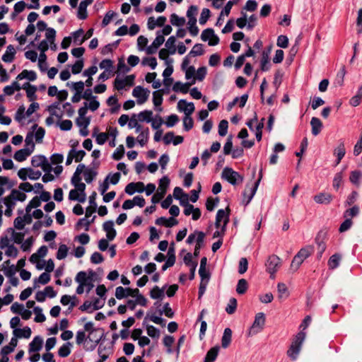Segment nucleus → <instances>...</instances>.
I'll list each match as a JSON object with an SVG mask.
<instances>
[{
	"instance_id": "1",
	"label": "nucleus",
	"mask_w": 362,
	"mask_h": 362,
	"mask_svg": "<svg viewBox=\"0 0 362 362\" xmlns=\"http://www.w3.org/2000/svg\"><path fill=\"white\" fill-rule=\"evenodd\" d=\"M25 199L26 194L24 192L20 190L13 189L9 195L0 199V201H1V206L3 207V204L6 206L4 214L6 216H11L17 202H23Z\"/></svg>"
},
{
	"instance_id": "2",
	"label": "nucleus",
	"mask_w": 362,
	"mask_h": 362,
	"mask_svg": "<svg viewBox=\"0 0 362 362\" xmlns=\"http://www.w3.org/2000/svg\"><path fill=\"white\" fill-rule=\"evenodd\" d=\"M305 338V332L300 331L298 332L294 339L293 340L288 350L287 351V355L292 360H296L300 351L302 344Z\"/></svg>"
},
{
	"instance_id": "3",
	"label": "nucleus",
	"mask_w": 362,
	"mask_h": 362,
	"mask_svg": "<svg viewBox=\"0 0 362 362\" xmlns=\"http://www.w3.org/2000/svg\"><path fill=\"white\" fill-rule=\"evenodd\" d=\"M313 252V247L312 246H306L301 248L294 256L291 264V269L293 272L297 271L304 260L310 257Z\"/></svg>"
},
{
	"instance_id": "4",
	"label": "nucleus",
	"mask_w": 362,
	"mask_h": 362,
	"mask_svg": "<svg viewBox=\"0 0 362 362\" xmlns=\"http://www.w3.org/2000/svg\"><path fill=\"white\" fill-rule=\"evenodd\" d=\"M222 178L227 180L233 185L242 182L243 177L230 168H225L222 171Z\"/></svg>"
},
{
	"instance_id": "5",
	"label": "nucleus",
	"mask_w": 362,
	"mask_h": 362,
	"mask_svg": "<svg viewBox=\"0 0 362 362\" xmlns=\"http://www.w3.org/2000/svg\"><path fill=\"white\" fill-rule=\"evenodd\" d=\"M265 325V315L263 313H259L255 315V320L250 327L248 335L252 336L260 332Z\"/></svg>"
},
{
	"instance_id": "6",
	"label": "nucleus",
	"mask_w": 362,
	"mask_h": 362,
	"mask_svg": "<svg viewBox=\"0 0 362 362\" xmlns=\"http://www.w3.org/2000/svg\"><path fill=\"white\" fill-rule=\"evenodd\" d=\"M281 263V259L278 256L273 255L269 257L266 263V267L272 279L274 278V274L280 268Z\"/></svg>"
},
{
	"instance_id": "7",
	"label": "nucleus",
	"mask_w": 362,
	"mask_h": 362,
	"mask_svg": "<svg viewBox=\"0 0 362 362\" xmlns=\"http://www.w3.org/2000/svg\"><path fill=\"white\" fill-rule=\"evenodd\" d=\"M42 175V173L39 170H34L30 168H23L18 171V176L23 181L28 178L32 180H38Z\"/></svg>"
},
{
	"instance_id": "8",
	"label": "nucleus",
	"mask_w": 362,
	"mask_h": 362,
	"mask_svg": "<svg viewBox=\"0 0 362 362\" xmlns=\"http://www.w3.org/2000/svg\"><path fill=\"white\" fill-rule=\"evenodd\" d=\"M150 91L143 87L136 86L132 91V95L137 99V103L141 105L144 103L149 96Z\"/></svg>"
},
{
	"instance_id": "9",
	"label": "nucleus",
	"mask_w": 362,
	"mask_h": 362,
	"mask_svg": "<svg viewBox=\"0 0 362 362\" xmlns=\"http://www.w3.org/2000/svg\"><path fill=\"white\" fill-rule=\"evenodd\" d=\"M135 76L128 75L124 78H119L117 77L115 79L114 86L117 90H121L125 88V86H132L134 85Z\"/></svg>"
},
{
	"instance_id": "10",
	"label": "nucleus",
	"mask_w": 362,
	"mask_h": 362,
	"mask_svg": "<svg viewBox=\"0 0 362 362\" xmlns=\"http://www.w3.org/2000/svg\"><path fill=\"white\" fill-rule=\"evenodd\" d=\"M262 171L260 172L259 173V177L258 179V180L252 185H247L245 189V191L243 192V197H244V199H247V204H248L252 199V197H254V195L256 193V191L257 189V187H258V185H259V183L261 180V178H262Z\"/></svg>"
},
{
	"instance_id": "11",
	"label": "nucleus",
	"mask_w": 362,
	"mask_h": 362,
	"mask_svg": "<svg viewBox=\"0 0 362 362\" xmlns=\"http://www.w3.org/2000/svg\"><path fill=\"white\" fill-rule=\"evenodd\" d=\"M229 221V213L223 209H219L217 211L216 216V223L215 226L217 229H218L221 226H224L226 227V225Z\"/></svg>"
},
{
	"instance_id": "12",
	"label": "nucleus",
	"mask_w": 362,
	"mask_h": 362,
	"mask_svg": "<svg viewBox=\"0 0 362 362\" xmlns=\"http://www.w3.org/2000/svg\"><path fill=\"white\" fill-rule=\"evenodd\" d=\"M177 109L180 112H184L185 116H191L194 111L193 103H187L185 100H180L177 103Z\"/></svg>"
},
{
	"instance_id": "13",
	"label": "nucleus",
	"mask_w": 362,
	"mask_h": 362,
	"mask_svg": "<svg viewBox=\"0 0 362 362\" xmlns=\"http://www.w3.org/2000/svg\"><path fill=\"white\" fill-rule=\"evenodd\" d=\"M103 230L106 233V237L108 240H112L117 234L115 229L114 228V223L112 221H108L103 223Z\"/></svg>"
},
{
	"instance_id": "14",
	"label": "nucleus",
	"mask_w": 362,
	"mask_h": 362,
	"mask_svg": "<svg viewBox=\"0 0 362 362\" xmlns=\"http://www.w3.org/2000/svg\"><path fill=\"white\" fill-rule=\"evenodd\" d=\"M165 38L163 35L158 34L152 44L147 47L146 52L148 54H153L157 49L164 42Z\"/></svg>"
},
{
	"instance_id": "15",
	"label": "nucleus",
	"mask_w": 362,
	"mask_h": 362,
	"mask_svg": "<svg viewBox=\"0 0 362 362\" xmlns=\"http://www.w3.org/2000/svg\"><path fill=\"white\" fill-rule=\"evenodd\" d=\"M195 83V79L194 78L190 83H183L180 81H177L173 86V90L175 92H180L182 93H187L189 91V87Z\"/></svg>"
},
{
	"instance_id": "16",
	"label": "nucleus",
	"mask_w": 362,
	"mask_h": 362,
	"mask_svg": "<svg viewBox=\"0 0 362 362\" xmlns=\"http://www.w3.org/2000/svg\"><path fill=\"white\" fill-rule=\"evenodd\" d=\"M84 329H85V331L89 332V334L87 336V338L88 339V340L91 342H94V344L92 346V348H91V349H93L95 347L96 344L100 340V338L92 339V335L94 334V332H97V330L93 328V324L91 322H88L85 324Z\"/></svg>"
},
{
	"instance_id": "17",
	"label": "nucleus",
	"mask_w": 362,
	"mask_h": 362,
	"mask_svg": "<svg viewBox=\"0 0 362 362\" xmlns=\"http://www.w3.org/2000/svg\"><path fill=\"white\" fill-rule=\"evenodd\" d=\"M332 199L333 197L331 194L325 192L319 193L313 197L314 201L320 204H328L332 202Z\"/></svg>"
},
{
	"instance_id": "18",
	"label": "nucleus",
	"mask_w": 362,
	"mask_h": 362,
	"mask_svg": "<svg viewBox=\"0 0 362 362\" xmlns=\"http://www.w3.org/2000/svg\"><path fill=\"white\" fill-rule=\"evenodd\" d=\"M16 53V52L14 47L12 45H9L7 46L6 50L1 59L4 62L11 63L13 61Z\"/></svg>"
},
{
	"instance_id": "19",
	"label": "nucleus",
	"mask_w": 362,
	"mask_h": 362,
	"mask_svg": "<svg viewBox=\"0 0 362 362\" xmlns=\"http://www.w3.org/2000/svg\"><path fill=\"white\" fill-rule=\"evenodd\" d=\"M156 223L159 226H164L167 228H171L177 225L178 221L174 217H170L169 218L160 217L156 219Z\"/></svg>"
},
{
	"instance_id": "20",
	"label": "nucleus",
	"mask_w": 362,
	"mask_h": 362,
	"mask_svg": "<svg viewBox=\"0 0 362 362\" xmlns=\"http://www.w3.org/2000/svg\"><path fill=\"white\" fill-rule=\"evenodd\" d=\"M310 125L312 128V134L314 136L318 135L322 131L323 124L321 120L315 117H312L310 120Z\"/></svg>"
},
{
	"instance_id": "21",
	"label": "nucleus",
	"mask_w": 362,
	"mask_h": 362,
	"mask_svg": "<svg viewBox=\"0 0 362 362\" xmlns=\"http://www.w3.org/2000/svg\"><path fill=\"white\" fill-rule=\"evenodd\" d=\"M22 88L26 90V95L30 101H34L37 99L35 94L37 88L35 86L25 83Z\"/></svg>"
},
{
	"instance_id": "22",
	"label": "nucleus",
	"mask_w": 362,
	"mask_h": 362,
	"mask_svg": "<svg viewBox=\"0 0 362 362\" xmlns=\"http://www.w3.org/2000/svg\"><path fill=\"white\" fill-rule=\"evenodd\" d=\"M42 339L40 337H34L29 344V353L39 351L42 349Z\"/></svg>"
},
{
	"instance_id": "23",
	"label": "nucleus",
	"mask_w": 362,
	"mask_h": 362,
	"mask_svg": "<svg viewBox=\"0 0 362 362\" xmlns=\"http://www.w3.org/2000/svg\"><path fill=\"white\" fill-rule=\"evenodd\" d=\"M232 340V330L230 328H226L221 338V346L226 349L230 344Z\"/></svg>"
},
{
	"instance_id": "24",
	"label": "nucleus",
	"mask_w": 362,
	"mask_h": 362,
	"mask_svg": "<svg viewBox=\"0 0 362 362\" xmlns=\"http://www.w3.org/2000/svg\"><path fill=\"white\" fill-rule=\"evenodd\" d=\"M219 349L218 346L211 348L206 353L204 362H214L218 356Z\"/></svg>"
},
{
	"instance_id": "25",
	"label": "nucleus",
	"mask_w": 362,
	"mask_h": 362,
	"mask_svg": "<svg viewBox=\"0 0 362 362\" xmlns=\"http://www.w3.org/2000/svg\"><path fill=\"white\" fill-rule=\"evenodd\" d=\"M13 333L16 337L28 339L31 335V329L30 327H25L23 329H15Z\"/></svg>"
},
{
	"instance_id": "26",
	"label": "nucleus",
	"mask_w": 362,
	"mask_h": 362,
	"mask_svg": "<svg viewBox=\"0 0 362 362\" xmlns=\"http://www.w3.org/2000/svg\"><path fill=\"white\" fill-rule=\"evenodd\" d=\"M346 153L345 146L343 142L340 143L334 151V154L337 156L336 165L339 164L341 159Z\"/></svg>"
},
{
	"instance_id": "27",
	"label": "nucleus",
	"mask_w": 362,
	"mask_h": 362,
	"mask_svg": "<svg viewBox=\"0 0 362 362\" xmlns=\"http://www.w3.org/2000/svg\"><path fill=\"white\" fill-rule=\"evenodd\" d=\"M25 78L30 81H34L37 78L36 73L34 71L23 70L16 77L17 80H23Z\"/></svg>"
},
{
	"instance_id": "28",
	"label": "nucleus",
	"mask_w": 362,
	"mask_h": 362,
	"mask_svg": "<svg viewBox=\"0 0 362 362\" xmlns=\"http://www.w3.org/2000/svg\"><path fill=\"white\" fill-rule=\"evenodd\" d=\"M205 234L203 232L197 233L196 245L194 251V255L198 257L199 255L200 249L203 247Z\"/></svg>"
},
{
	"instance_id": "29",
	"label": "nucleus",
	"mask_w": 362,
	"mask_h": 362,
	"mask_svg": "<svg viewBox=\"0 0 362 362\" xmlns=\"http://www.w3.org/2000/svg\"><path fill=\"white\" fill-rule=\"evenodd\" d=\"M32 153L29 151V150H27L25 148L20 149L17 151L13 158L16 160L18 162H23L27 159V158Z\"/></svg>"
},
{
	"instance_id": "30",
	"label": "nucleus",
	"mask_w": 362,
	"mask_h": 362,
	"mask_svg": "<svg viewBox=\"0 0 362 362\" xmlns=\"http://www.w3.org/2000/svg\"><path fill=\"white\" fill-rule=\"evenodd\" d=\"M278 298L279 300H284L289 296L288 288L284 283H279L277 284Z\"/></svg>"
},
{
	"instance_id": "31",
	"label": "nucleus",
	"mask_w": 362,
	"mask_h": 362,
	"mask_svg": "<svg viewBox=\"0 0 362 362\" xmlns=\"http://www.w3.org/2000/svg\"><path fill=\"white\" fill-rule=\"evenodd\" d=\"M66 86H69L71 88V90H73L75 92V93L82 94V93L84 90L85 83H83V81H80L78 82H68L66 83Z\"/></svg>"
},
{
	"instance_id": "32",
	"label": "nucleus",
	"mask_w": 362,
	"mask_h": 362,
	"mask_svg": "<svg viewBox=\"0 0 362 362\" xmlns=\"http://www.w3.org/2000/svg\"><path fill=\"white\" fill-rule=\"evenodd\" d=\"M69 198L71 200H77L81 203H83L86 201V194H81L80 192H78V190L71 189L69 192Z\"/></svg>"
},
{
	"instance_id": "33",
	"label": "nucleus",
	"mask_w": 362,
	"mask_h": 362,
	"mask_svg": "<svg viewBox=\"0 0 362 362\" xmlns=\"http://www.w3.org/2000/svg\"><path fill=\"white\" fill-rule=\"evenodd\" d=\"M76 300V296H70L69 295H64L62 296L60 302L63 305H67L70 304V309H73L76 305L75 303Z\"/></svg>"
},
{
	"instance_id": "34",
	"label": "nucleus",
	"mask_w": 362,
	"mask_h": 362,
	"mask_svg": "<svg viewBox=\"0 0 362 362\" xmlns=\"http://www.w3.org/2000/svg\"><path fill=\"white\" fill-rule=\"evenodd\" d=\"M153 102L156 107H159L158 111L161 112L163 109L160 106L163 103V95L160 90H156L153 93Z\"/></svg>"
},
{
	"instance_id": "35",
	"label": "nucleus",
	"mask_w": 362,
	"mask_h": 362,
	"mask_svg": "<svg viewBox=\"0 0 362 362\" xmlns=\"http://www.w3.org/2000/svg\"><path fill=\"white\" fill-rule=\"evenodd\" d=\"M137 185H142V182H131V183L128 184L125 187V189H124L125 192L129 195L133 194L136 192H142L141 189L136 188Z\"/></svg>"
},
{
	"instance_id": "36",
	"label": "nucleus",
	"mask_w": 362,
	"mask_h": 362,
	"mask_svg": "<svg viewBox=\"0 0 362 362\" xmlns=\"http://www.w3.org/2000/svg\"><path fill=\"white\" fill-rule=\"evenodd\" d=\"M98 97L93 98L90 100H88L83 103V105H85L87 108L92 112H94L97 110L100 107V102L97 100Z\"/></svg>"
},
{
	"instance_id": "37",
	"label": "nucleus",
	"mask_w": 362,
	"mask_h": 362,
	"mask_svg": "<svg viewBox=\"0 0 362 362\" xmlns=\"http://www.w3.org/2000/svg\"><path fill=\"white\" fill-rule=\"evenodd\" d=\"M341 256L339 254H334L330 257L328 260V266L331 269H334L337 268L339 265V262L341 261Z\"/></svg>"
},
{
	"instance_id": "38",
	"label": "nucleus",
	"mask_w": 362,
	"mask_h": 362,
	"mask_svg": "<svg viewBox=\"0 0 362 362\" xmlns=\"http://www.w3.org/2000/svg\"><path fill=\"white\" fill-rule=\"evenodd\" d=\"M153 112L151 110H144L138 114L137 119L139 122H150L152 120Z\"/></svg>"
},
{
	"instance_id": "39",
	"label": "nucleus",
	"mask_w": 362,
	"mask_h": 362,
	"mask_svg": "<svg viewBox=\"0 0 362 362\" xmlns=\"http://www.w3.org/2000/svg\"><path fill=\"white\" fill-rule=\"evenodd\" d=\"M169 184L170 180L168 177L165 176L162 177L159 181V185L157 192H160V194L165 195Z\"/></svg>"
},
{
	"instance_id": "40",
	"label": "nucleus",
	"mask_w": 362,
	"mask_h": 362,
	"mask_svg": "<svg viewBox=\"0 0 362 362\" xmlns=\"http://www.w3.org/2000/svg\"><path fill=\"white\" fill-rule=\"evenodd\" d=\"M34 134L32 132L28 133L26 135L25 139V148L29 150L30 152L33 153L35 149V144L33 142Z\"/></svg>"
},
{
	"instance_id": "41",
	"label": "nucleus",
	"mask_w": 362,
	"mask_h": 362,
	"mask_svg": "<svg viewBox=\"0 0 362 362\" xmlns=\"http://www.w3.org/2000/svg\"><path fill=\"white\" fill-rule=\"evenodd\" d=\"M165 287L160 288L158 286H156L151 291L150 296L153 299L161 298L164 296Z\"/></svg>"
},
{
	"instance_id": "42",
	"label": "nucleus",
	"mask_w": 362,
	"mask_h": 362,
	"mask_svg": "<svg viewBox=\"0 0 362 362\" xmlns=\"http://www.w3.org/2000/svg\"><path fill=\"white\" fill-rule=\"evenodd\" d=\"M175 41V37L170 36L165 44L166 49L169 50L170 54H174L176 52Z\"/></svg>"
},
{
	"instance_id": "43",
	"label": "nucleus",
	"mask_w": 362,
	"mask_h": 362,
	"mask_svg": "<svg viewBox=\"0 0 362 362\" xmlns=\"http://www.w3.org/2000/svg\"><path fill=\"white\" fill-rule=\"evenodd\" d=\"M71 344L70 342L63 344L58 350L59 356L63 358L68 356L71 353Z\"/></svg>"
},
{
	"instance_id": "44",
	"label": "nucleus",
	"mask_w": 362,
	"mask_h": 362,
	"mask_svg": "<svg viewBox=\"0 0 362 362\" xmlns=\"http://www.w3.org/2000/svg\"><path fill=\"white\" fill-rule=\"evenodd\" d=\"M75 281L78 284L87 285V283L90 281V279L85 272H79L75 277Z\"/></svg>"
},
{
	"instance_id": "45",
	"label": "nucleus",
	"mask_w": 362,
	"mask_h": 362,
	"mask_svg": "<svg viewBox=\"0 0 362 362\" xmlns=\"http://www.w3.org/2000/svg\"><path fill=\"white\" fill-rule=\"evenodd\" d=\"M247 282L245 279H241L238 281L236 291L238 294H244L247 290Z\"/></svg>"
},
{
	"instance_id": "46",
	"label": "nucleus",
	"mask_w": 362,
	"mask_h": 362,
	"mask_svg": "<svg viewBox=\"0 0 362 362\" xmlns=\"http://www.w3.org/2000/svg\"><path fill=\"white\" fill-rule=\"evenodd\" d=\"M50 281V275L47 272H44L40 275L37 279H35L34 284L35 288L37 286V283L41 284H46Z\"/></svg>"
},
{
	"instance_id": "47",
	"label": "nucleus",
	"mask_w": 362,
	"mask_h": 362,
	"mask_svg": "<svg viewBox=\"0 0 362 362\" xmlns=\"http://www.w3.org/2000/svg\"><path fill=\"white\" fill-rule=\"evenodd\" d=\"M128 127L130 129L135 128L136 132H141V126L139 124V120L136 118V115H134L128 123Z\"/></svg>"
},
{
	"instance_id": "48",
	"label": "nucleus",
	"mask_w": 362,
	"mask_h": 362,
	"mask_svg": "<svg viewBox=\"0 0 362 362\" xmlns=\"http://www.w3.org/2000/svg\"><path fill=\"white\" fill-rule=\"evenodd\" d=\"M189 31L192 36L197 35L199 28L197 26V19H189L188 21Z\"/></svg>"
},
{
	"instance_id": "49",
	"label": "nucleus",
	"mask_w": 362,
	"mask_h": 362,
	"mask_svg": "<svg viewBox=\"0 0 362 362\" xmlns=\"http://www.w3.org/2000/svg\"><path fill=\"white\" fill-rule=\"evenodd\" d=\"M40 204H41L40 199L37 197H35L33 198L32 200L27 205V206L25 208V211L27 213H30L32 209L37 208V207L40 206Z\"/></svg>"
},
{
	"instance_id": "50",
	"label": "nucleus",
	"mask_w": 362,
	"mask_h": 362,
	"mask_svg": "<svg viewBox=\"0 0 362 362\" xmlns=\"http://www.w3.org/2000/svg\"><path fill=\"white\" fill-rule=\"evenodd\" d=\"M69 249L66 245L62 244L59 245L57 253V258L58 259H64L68 254Z\"/></svg>"
},
{
	"instance_id": "51",
	"label": "nucleus",
	"mask_w": 362,
	"mask_h": 362,
	"mask_svg": "<svg viewBox=\"0 0 362 362\" xmlns=\"http://www.w3.org/2000/svg\"><path fill=\"white\" fill-rule=\"evenodd\" d=\"M45 158L46 157L42 155L34 156L31 159L32 165L35 168L40 167L42 164V162L45 160Z\"/></svg>"
},
{
	"instance_id": "52",
	"label": "nucleus",
	"mask_w": 362,
	"mask_h": 362,
	"mask_svg": "<svg viewBox=\"0 0 362 362\" xmlns=\"http://www.w3.org/2000/svg\"><path fill=\"white\" fill-rule=\"evenodd\" d=\"M78 18L81 20H84L87 18V6L83 3H80L78 8Z\"/></svg>"
},
{
	"instance_id": "53",
	"label": "nucleus",
	"mask_w": 362,
	"mask_h": 362,
	"mask_svg": "<svg viewBox=\"0 0 362 362\" xmlns=\"http://www.w3.org/2000/svg\"><path fill=\"white\" fill-rule=\"evenodd\" d=\"M228 122L226 119H223L218 124V134L221 136H224L226 135L228 132Z\"/></svg>"
},
{
	"instance_id": "54",
	"label": "nucleus",
	"mask_w": 362,
	"mask_h": 362,
	"mask_svg": "<svg viewBox=\"0 0 362 362\" xmlns=\"http://www.w3.org/2000/svg\"><path fill=\"white\" fill-rule=\"evenodd\" d=\"M170 23L173 25L181 26L185 24V20L184 18H180L175 13H173L170 16Z\"/></svg>"
},
{
	"instance_id": "55",
	"label": "nucleus",
	"mask_w": 362,
	"mask_h": 362,
	"mask_svg": "<svg viewBox=\"0 0 362 362\" xmlns=\"http://www.w3.org/2000/svg\"><path fill=\"white\" fill-rule=\"evenodd\" d=\"M237 308V300L234 298H231L229 300V303L226 308V311L227 313L231 315L235 313Z\"/></svg>"
},
{
	"instance_id": "56",
	"label": "nucleus",
	"mask_w": 362,
	"mask_h": 362,
	"mask_svg": "<svg viewBox=\"0 0 362 362\" xmlns=\"http://www.w3.org/2000/svg\"><path fill=\"white\" fill-rule=\"evenodd\" d=\"M148 129H147L146 131L140 132V134L137 136V141L141 146H144L148 141Z\"/></svg>"
},
{
	"instance_id": "57",
	"label": "nucleus",
	"mask_w": 362,
	"mask_h": 362,
	"mask_svg": "<svg viewBox=\"0 0 362 362\" xmlns=\"http://www.w3.org/2000/svg\"><path fill=\"white\" fill-rule=\"evenodd\" d=\"M362 177V173L359 170H354L351 171L349 180L351 182H352L354 185H358L359 179Z\"/></svg>"
},
{
	"instance_id": "58",
	"label": "nucleus",
	"mask_w": 362,
	"mask_h": 362,
	"mask_svg": "<svg viewBox=\"0 0 362 362\" xmlns=\"http://www.w3.org/2000/svg\"><path fill=\"white\" fill-rule=\"evenodd\" d=\"M34 313L36 315L35 321L36 322H43L45 321L46 317L42 313V309L40 307H35L33 309Z\"/></svg>"
},
{
	"instance_id": "59",
	"label": "nucleus",
	"mask_w": 362,
	"mask_h": 362,
	"mask_svg": "<svg viewBox=\"0 0 362 362\" xmlns=\"http://www.w3.org/2000/svg\"><path fill=\"white\" fill-rule=\"evenodd\" d=\"M269 66L270 64L269 55L267 53L263 52L262 58L261 60V69L264 71H268Z\"/></svg>"
},
{
	"instance_id": "60",
	"label": "nucleus",
	"mask_w": 362,
	"mask_h": 362,
	"mask_svg": "<svg viewBox=\"0 0 362 362\" xmlns=\"http://www.w3.org/2000/svg\"><path fill=\"white\" fill-rule=\"evenodd\" d=\"M343 181V173L342 172L337 173L335 174L334 177L333 179V187L335 189H338L341 185Z\"/></svg>"
},
{
	"instance_id": "61",
	"label": "nucleus",
	"mask_w": 362,
	"mask_h": 362,
	"mask_svg": "<svg viewBox=\"0 0 362 362\" xmlns=\"http://www.w3.org/2000/svg\"><path fill=\"white\" fill-rule=\"evenodd\" d=\"M124 154V148L123 145H119L112 154V158L119 160L122 158Z\"/></svg>"
},
{
	"instance_id": "62",
	"label": "nucleus",
	"mask_w": 362,
	"mask_h": 362,
	"mask_svg": "<svg viewBox=\"0 0 362 362\" xmlns=\"http://www.w3.org/2000/svg\"><path fill=\"white\" fill-rule=\"evenodd\" d=\"M204 54L203 46L202 44H196L192 47V50L189 52V54L195 57V56H201Z\"/></svg>"
},
{
	"instance_id": "63",
	"label": "nucleus",
	"mask_w": 362,
	"mask_h": 362,
	"mask_svg": "<svg viewBox=\"0 0 362 362\" xmlns=\"http://www.w3.org/2000/svg\"><path fill=\"white\" fill-rule=\"evenodd\" d=\"M214 35L215 33L213 29L207 28L202 32L201 38L203 41H209L214 36Z\"/></svg>"
},
{
	"instance_id": "64",
	"label": "nucleus",
	"mask_w": 362,
	"mask_h": 362,
	"mask_svg": "<svg viewBox=\"0 0 362 362\" xmlns=\"http://www.w3.org/2000/svg\"><path fill=\"white\" fill-rule=\"evenodd\" d=\"M56 31L54 29L52 28H48L46 29L45 37L47 38V41H48L50 44H53L55 40Z\"/></svg>"
}]
</instances>
